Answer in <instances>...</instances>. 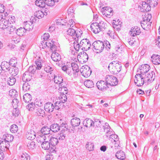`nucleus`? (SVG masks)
I'll list each match as a JSON object with an SVG mask.
<instances>
[{"label": "nucleus", "mask_w": 160, "mask_h": 160, "mask_svg": "<svg viewBox=\"0 0 160 160\" xmlns=\"http://www.w3.org/2000/svg\"><path fill=\"white\" fill-rule=\"evenodd\" d=\"M94 49L93 50L97 53H99L102 52L104 47L107 50H109L111 48V45L109 42L107 41H104L103 42L98 40L94 42L92 44Z\"/></svg>", "instance_id": "f257e3e1"}, {"label": "nucleus", "mask_w": 160, "mask_h": 160, "mask_svg": "<svg viewBox=\"0 0 160 160\" xmlns=\"http://www.w3.org/2000/svg\"><path fill=\"white\" fill-rule=\"evenodd\" d=\"M106 24L104 22L97 20L96 22H93L92 23L90 27L93 32L97 34L104 30L106 28Z\"/></svg>", "instance_id": "f03ea898"}, {"label": "nucleus", "mask_w": 160, "mask_h": 160, "mask_svg": "<svg viewBox=\"0 0 160 160\" xmlns=\"http://www.w3.org/2000/svg\"><path fill=\"white\" fill-rule=\"evenodd\" d=\"M121 62L117 61H113L109 64L108 68L109 71L113 74H116L121 69Z\"/></svg>", "instance_id": "7ed1b4c3"}, {"label": "nucleus", "mask_w": 160, "mask_h": 160, "mask_svg": "<svg viewBox=\"0 0 160 160\" xmlns=\"http://www.w3.org/2000/svg\"><path fill=\"white\" fill-rule=\"evenodd\" d=\"M152 18L151 14H145V17L143 18V20L141 21L140 24L142 28L146 30H148L151 27V22L150 21Z\"/></svg>", "instance_id": "20e7f679"}, {"label": "nucleus", "mask_w": 160, "mask_h": 160, "mask_svg": "<svg viewBox=\"0 0 160 160\" xmlns=\"http://www.w3.org/2000/svg\"><path fill=\"white\" fill-rule=\"evenodd\" d=\"M42 60L40 58L37 60L35 62V64L36 66H30L27 72H29L32 74L33 73L36 71V70H40L42 67Z\"/></svg>", "instance_id": "39448f33"}, {"label": "nucleus", "mask_w": 160, "mask_h": 160, "mask_svg": "<svg viewBox=\"0 0 160 160\" xmlns=\"http://www.w3.org/2000/svg\"><path fill=\"white\" fill-rule=\"evenodd\" d=\"M145 76L144 74H137L135 76V79H134V82L135 84L138 86H141L145 83L144 78Z\"/></svg>", "instance_id": "423d86ee"}, {"label": "nucleus", "mask_w": 160, "mask_h": 160, "mask_svg": "<svg viewBox=\"0 0 160 160\" xmlns=\"http://www.w3.org/2000/svg\"><path fill=\"white\" fill-rule=\"evenodd\" d=\"M80 43V46L82 50L84 51H87L90 48L91 43L88 39H83L81 40Z\"/></svg>", "instance_id": "0eeeda50"}, {"label": "nucleus", "mask_w": 160, "mask_h": 160, "mask_svg": "<svg viewBox=\"0 0 160 160\" xmlns=\"http://www.w3.org/2000/svg\"><path fill=\"white\" fill-rule=\"evenodd\" d=\"M105 79L107 84L111 86H116L118 83L117 78L113 75H107Z\"/></svg>", "instance_id": "6e6552de"}, {"label": "nucleus", "mask_w": 160, "mask_h": 160, "mask_svg": "<svg viewBox=\"0 0 160 160\" xmlns=\"http://www.w3.org/2000/svg\"><path fill=\"white\" fill-rule=\"evenodd\" d=\"M82 75L85 77L87 78L89 76L91 73V70L88 66H83L80 69Z\"/></svg>", "instance_id": "1a4fd4ad"}, {"label": "nucleus", "mask_w": 160, "mask_h": 160, "mask_svg": "<svg viewBox=\"0 0 160 160\" xmlns=\"http://www.w3.org/2000/svg\"><path fill=\"white\" fill-rule=\"evenodd\" d=\"M95 124L97 127L100 126V124H101V121H99L98 122L97 121L95 123L92 121L91 119L87 118L84 120L83 121V125L86 127L90 128Z\"/></svg>", "instance_id": "9d476101"}, {"label": "nucleus", "mask_w": 160, "mask_h": 160, "mask_svg": "<svg viewBox=\"0 0 160 160\" xmlns=\"http://www.w3.org/2000/svg\"><path fill=\"white\" fill-rule=\"evenodd\" d=\"M145 76H144V78L145 83H151L154 80L155 77V73L152 71L150 73L147 74H144Z\"/></svg>", "instance_id": "9b49d317"}, {"label": "nucleus", "mask_w": 160, "mask_h": 160, "mask_svg": "<svg viewBox=\"0 0 160 160\" xmlns=\"http://www.w3.org/2000/svg\"><path fill=\"white\" fill-rule=\"evenodd\" d=\"M13 59H12L10 60V62H8L6 61H3L1 63V65L2 66V69L3 71H6L8 70L9 69V67H10V65H11L12 66H16V63H17V61L16 60H14L15 61V62L14 63H12V60H14Z\"/></svg>", "instance_id": "f8f14e48"}, {"label": "nucleus", "mask_w": 160, "mask_h": 160, "mask_svg": "<svg viewBox=\"0 0 160 160\" xmlns=\"http://www.w3.org/2000/svg\"><path fill=\"white\" fill-rule=\"evenodd\" d=\"M48 141L47 140L42 143L41 144L42 147L44 150H48L50 149V151L51 152L56 153L57 151L50 146V142Z\"/></svg>", "instance_id": "ddd939ff"}, {"label": "nucleus", "mask_w": 160, "mask_h": 160, "mask_svg": "<svg viewBox=\"0 0 160 160\" xmlns=\"http://www.w3.org/2000/svg\"><path fill=\"white\" fill-rule=\"evenodd\" d=\"M102 14L108 18H110L113 15V11L112 9L108 7H105L103 8Z\"/></svg>", "instance_id": "4468645a"}, {"label": "nucleus", "mask_w": 160, "mask_h": 160, "mask_svg": "<svg viewBox=\"0 0 160 160\" xmlns=\"http://www.w3.org/2000/svg\"><path fill=\"white\" fill-rule=\"evenodd\" d=\"M141 33V31L139 28L137 26L132 27L129 32V34L132 37L139 35Z\"/></svg>", "instance_id": "2eb2a0df"}, {"label": "nucleus", "mask_w": 160, "mask_h": 160, "mask_svg": "<svg viewBox=\"0 0 160 160\" xmlns=\"http://www.w3.org/2000/svg\"><path fill=\"white\" fill-rule=\"evenodd\" d=\"M150 67L148 64H142L139 68L140 73L142 74H145L150 70Z\"/></svg>", "instance_id": "dca6fc26"}, {"label": "nucleus", "mask_w": 160, "mask_h": 160, "mask_svg": "<svg viewBox=\"0 0 160 160\" xmlns=\"http://www.w3.org/2000/svg\"><path fill=\"white\" fill-rule=\"evenodd\" d=\"M96 85L98 88L104 91L108 88V84L106 82H105L103 81L98 82Z\"/></svg>", "instance_id": "f3484780"}, {"label": "nucleus", "mask_w": 160, "mask_h": 160, "mask_svg": "<svg viewBox=\"0 0 160 160\" xmlns=\"http://www.w3.org/2000/svg\"><path fill=\"white\" fill-rule=\"evenodd\" d=\"M141 5L142 6H140V10L141 12H148L150 10L151 6L150 5L145 2H142Z\"/></svg>", "instance_id": "a211bd4d"}, {"label": "nucleus", "mask_w": 160, "mask_h": 160, "mask_svg": "<svg viewBox=\"0 0 160 160\" xmlns=\"http://www.w3.org/2000/svg\"><path fill=\"white\" fill-rule=\"evenodd\" d=\"M23 26L26 31H28L32 30L33 27L32 22L30 21L24 22L23 23Z\"/></svg>", "instance_id": "6ab92c4d"}, {"label": "nucleus", "mask_w": 160, "mask_h": 160, "mask_svg": "<svg viewBox=\"0 0 160 160\" xmlns=\"http://www.w3.org/2000/svg\"><path fill=\"white\" fill-rule=\"evenodd\" d=\"M49 136L43 134L40 135L37 138V141L40 143H42L45 140H49Z\"/></svg>", "instance_id": "aec40b11"}, {"label": "nucleus", "mask_w": 160, "mask_h": 160, "mask_svg": "<svg viewBox=\"0 0 160 160\" xmlns=\"http://www.w3.org/2000/svg\"><path fill=\"white\" fill-rule=\"evenodd\" d=\"M54 107V106L51 102L46 103L44 106V110L49 112H52L53 111Z\"/></svg>", "instance_id": "412c9836"}, {"label": "nucleus", "mask_w": 160, "mask_h": 160, "mask_svg": "<svg viewBox=\"0 0 160 160\" xmlns=\"http://www.w3.org/2000/svg\"><path fill=\"white\" fill-rule=\"evenodd\" d=\"M26 137L28 140H33L36 137L35 133L33 130H29L26 133Z\"/></svg>", "instance_id": "4be33fe9"}, {"label": "nucleus", "mask_w": 160, "mask_h": 160, "mask_svg": "<svg viewBox=\"0 0 160 160\" xmlns=\"http://www.w3.org/2000/svg\"><path fill=\"white\" fill-rule=\"evenodd\" d=\"M45 41L44 42H43V43L44 44V47H45V45L46 47H50L51 50L54 52H55L56 50V46L55 45L54 43H53V42L52 41H51V42H50L49 41Z\"/></svg>", "instance_id": "5701e85b"}, {"label": "nucleus", "mask_w": 160, "mask_h": 160, "mask_svg": "<svg viewBox=\"0 0 160 160\" xmlns=\"http://www.w3.org/2000/svg\"><path fill=\"white\" fill-rule=\"evenodd\" d=\"M152 61L155 65L160 64V56L158 55H153L151 57Z\"/></svg>", "instance_id": "b1692460"}, {"label": "nucleus", "mask_w": 160, "mask_h": 160, "mask_svg": "<svg viewBox=\"0 0 160 160\" xmlns=\"http://www.w3.org/2000/svg\"><path fill=\"white\" fill-rule=\"evenodd\" d=\"M78 58H81L83 60V62L87 61L88 57L87 54L84 51H82L79 53L77 56Z\"/></svg>", "instance_id": "393cba45"}, {"label": "nucleus", "mask_w": 160, "mask_h": 160, "mask_svg": "<svg viewBox=\"0 0 160 160\" xmlns=\"http://www.w3.org/2000/svg\"><path fill=\"white\" fill-rule=\"evenodd\" d=\"M32 77V74L29 72L26 71L23 74L22 79L23 81H30Z\"/></svg>", "instance_id": "a878e982"}, {"label": "nucleus", "mask_w": 160, "mask_h": 160, "mask_svg": "<svg viewBox=\"0 0 160 160\" xmlns=\"http://www.w3.org/2000/svg\"><path fill=\"white\" fill-rule=\"evenodd\" d=\"M9 23L8 20L5 19H1L0 20V28L2 29L7 28L8 26Z\"/></svg>", "instance_id": "bb28decb"}, {"label": "nucleus", "mask_w": 160, "mask_h": 160, "mask_svg": "<svg viewBox=\"0 0 160 160\" xmlns=\"http://www.w3.org/2000/svg\"><path fill=\"white\" fill-rule=\"evenodd\" d=\"M50 130V128H49L48 126H44L41 129L40 131L42 134L47 135L49 137L50 136L49 134Z\"/></svg>", "instance_id": "cd10ccee"}, {"label": "nucleus", "mask_w": 160, "mask_h": 160, "mask_svg": "<svg viewBox=\"0 0 160 160\" xmlns=\"http://www.w3.org/2000/svg\"><path fill=\"white\" fill-rule=\"evenodd\" d=\"M16 66H13V67H11L8 69V71L11 74L14 76L16 75L18 72V68L15 67Z\"/></svg>", "instance_id": "c85d7f7f"}, {"label": "nucleus", "mask_w": 160, "mask_h": 160, "mask_svg": "<svg viewBox=\"0 0 160 160\" xmlns=\"http://www.w3.org/2000/svg\"><path fill=\"white\" fill-rule=\"evenodd\" d=\"M52 60L55 62L59 61L61 59V56L60 54L56 52H53L51 56Z\"/></svg>", "instance_id": "c756f323"}, {"label": "nucleus", "mask_w": 160, "mask_h": 160, "mask_svg": "<svg viewBox=\"0 0 160 160\" xmlns=\"http://www.w3.org/2000/svg\"><path fill=\"white\" fill-rule=\"evenodd\" d=\"M80 123V119L77 118H73L71 121V124L73 127H77L79 126Z\"/></svg>", "instance_id": "7c9ffc66"}, {"label": "nucleus", "mask_w": 160, "mask_h": 160, "mask_svg": "<svg viewBox=\"0 0 160 160\" xmlns=\"http://www.w3.org/2000/svg\"><path fill=\"white\" fill-rule=\"evenodd\" d=\"M116 157L118 159L124 160L126 158L124 152L122 151H119L117 152Z\"/></svg>", "instance_id": "2f4dec72"}, {"label": "nucleus", "mask_w": 160, "mask_h": 160, "mask_svg": "<svg viewBox=\"0 0 160 160\" xmlns=\"http://www.w3.org/2000/svg\"><path fill=\"white\" fill-rule=\"evenodd\" d=\"M50 144L51 145V146H52L53 148L55 149L56 148H55V146L57 144L58 142V140L57 138H55L54 137H52L51 138H49V140Z\"/></svg>", "instance_id": "473e14b6"}, {"label": "nucleus", "mask_w": 160, "mask_h": 160, "mask_svg": "<svg viewBox=\"0 0 160 160\" xmlns=\"http://www.w3.org/2000/svg\"><path fill=\"white\" fill-rule=\"evenodd\" d=\"M50 128L52 132H56L60 130V126L58 124H53L50 126Z\"/></svg>", "instance_id": "72a5a7b5"}, {"label": "nucleus", "mask_w": 160, "mask_h": 160, "mask_svg": "<svg viewBox=\"0 0 160 160\" xmlns=\"http://www.w3.org/2000/svg\"><path fill=\"white\" fill-rule=\"evenodd\" d=\"M34 112H35V114L36 115L39 116L43 117L45 115L44 110L43 109H41L39 108H37L34 111Z\"/></svg>", "instance_id": "f704fd0d"}, {"label": "nucleus", "mask_w": 160, "mask_h": 160, "mask_svg": "<svg viewBox=\"0 0 160 160\" xmlns=\"http://www.w3.org/2000/svg\"><path fill=\"white\" fill-rule=\"evenodd\" d=\"M16 31L17 34L19 36H23L26 31L23 27H20L16 30Z\"/></svg>", "instance_id": "c9c22d12"}, {"label": "nucleus", "mask_w": 160, "mask_h": 160, "mask_svg": "<svg viewBox=\"0 0 160 160\" xmlns=\"http://www.w3.org/2000/svg\"><path fill=\"white\" fill-rule=\"evenodd\" d=\"M44 14H45L42 11L40 10L34 13V17H33V18H35V20H36V18L41 19L43 18L44 17Z\"/></svg>", "instance_id": "e433bc0d"}, {"label": "nucleus", "mask_w": 160, "mask_h": 160, "mask_svg": "<svg viewBox=\"0 0 160 160\" xmlns=\"http://www.w3.org/2000/svg\"><path fill=\"white\" fill-rule=\"evenodd\" d=\"M13 138V136L12 135L9 134H6L3 136L2 139L7 141L11 142L12 141Z\"/></svg>", "instance_id": "4c0bfd02"}, {"label": "nucleus", "mask_w": 160, "mask_h": 160, "mask_svg": "<svg viewBox=\"0 0 160 160\" xmlns=\"http://www.w3.org/2000/svg\"><path fill=\"white\" fill-rule=\"evenodd\" d=\"M75 32L76 31L72 28H69L67 31V34L70 36H72L74 39H76L75 36Z\"/></svg>", "instance_id": "58836bf2"}, {"label": "nucleus", "mask_w": 160, "mask_h": 160, "mask_svg": "<svg viewBox=\"0 0 160 160\" xmlns=\"http://www.w3.org/2000/svg\"><path fill=\"white\" fill-rule=\"evenodd\" d=\"M54 82L60 85L62 83L63 78L61 75L55 76L54 78Z\"/></svg>", "instance_id": "ea45409f"}, {"label": "nucleus", "mask_w": 160, "mask_h": 160, "mask_svg": "<svg viewBox=\"0 0 160 160\" xmlns=\"http://www.w3.org/2000/svg\"><path fill=\"white\" fill-rule=\"evenodd\" d=\"M7 83L10 86H12L14 84L16 79L14 76H11L7 80Z\"/></svg>", "instance_id": "a19ab883"}, {"label": "nucleus", "mask_w": 160, "mask_h": 160, "mask_svg": "<svg viewBox=\"0 0 160 160\" xmlns=\"http://www.w3.org/2000/svg\"><path fill=\"white\" fill-rule=\"evenodd\" d=\"M23 98L24 101L26 103L29 102L32 99L31 95L28 93L25 94L23 95Z\"/></svg>", "instance_id": "79ce46f5"}, {"label": "nucleus", "mask_w": 160, "mask_h": 160, "mask_svg": "<svg viewBox=\"0 0 160 160\" xmlns=\"http://www.w3.org/2000/svg\"><path fill=\"white\" fill-rule=\"evenodd\" d=\"M119 20L118 21H115V22H113V27L114 28H116L118 30H120L121 27V25L122 24V22L120 21L118 22Z\"/></svg>", "instance_id": "37998d69"}, {"label": "nucleus", "mask_w": 160, "mask_h": 160, "mask_svg": "<svg viewBox=\"0 0 160 160\" xmlns=\"http://www.w3.org/2000/svg\"><path fill=\"white\" fill-rule=\"evenodd\" d=\"M9 94L13 98H16L18 96V92L15 89H11L9 91Z\"/></svg>", "instance_id": "c03bdc74"}, {"label": "nucleus", "mask_w": 160, "mask_h": 160, "mask_svg": "<svg viewBox=\"0 0 160 160\" xmlns=\"http://www.w3.org/2000/svg\"><path fill=\"white\" fill-rule=\"evenodd\" d=\"M66 132H65L61 131L59 133L57 136L58 139L59 141H62L64 140L66 137Z\"/></svg>", "instance_id": "a18cd8bd"}, {"label": "nucleus", "mask_w": 160, "mask_h": 160, "mask_svg": "<svg viewBox=\"0 0 160 160\" xmlns=\"http://www.w3.org/2000/svg\"><path fill=\"white\" fill-rule=\"evenodd\" d=\"M84 85L88 88H91L93 86V82L90 80H87L84 82Z\"/></svg>", "instance_id": "49530a36"}, {"label": "nucleus", "mask_w": 160, "mask_h": 160, "mask_svg": "<svg viewBox=\"0 0 160 160\" xmlns=\"http://www.w3.org/2000/svg\"><path fill=\"white\" fill-rule=\"evenodd\" d=\"M35 4L39 7L43 8L45 7V4L43 0H37L35 2Z\"/></svg>", "instance_id": "de8ad7c7"}, {"label": "nucleus", "mask_w": 160, "mask_h": 160, "mask_svg": "<svg viewBox=\"0 0 160 160\" xmlns=\"http://www.w3.org/2000/svg\"><path fill=\"white\" fill-rule=\"evenodd\" d=\"M60 128L62 129L61 131L66 132L68 129V124L65 122H62L60 126Z\"/></svg>", "instance_id": "09e8293b"}, {"label": "nucleus", "mask_w": 160, "mask_h": 160, "mask_svg": "<svg viewBox=\"0 0 160 160\" xmlns=\"http://www.w3.org/2000/svg\"><path fill=\"white\" fill-rule=\"evenodd\" d=\"M21 160H30V156L26 152L23 153L21 155Z\"/></svg>", "instance_id": "8fccbe9b"}, {"label": "nucleus", "mask_w": 160, "mask_h": 160, "mask_svg": "<svg viewBox=\"0 0 160 160\" xmlns=\"http://www.w3.org/2000/svg\"><path fill=\"white\" fill-rule=\"evenodd\" d=\"M37 107H35V105L34 103L32 102L29 104H28L27 106V108L28 109L29 111H32L34 110V111L37 108Z\"/></svg>", "instance_id": "3c124183"}, {"label": "nucleus", "mask_w": 160, "mask_h": 160, "mask_svg": "<svg viewBox=\"0 0 160 160\" xmlns=\"http://www.w3.org/2000/svg\"><path fill=\"white\" fill-rule=\"evenodd\" d=\"M71 67L73 72L75 71L76 72H79L78 66L76 62H73L71 63Z\"/></svg>", "instance_id": "603ef678"}, {"label": "nucleus", "mask_w": 160, "mask_h": 160, "mask_svg": "<svg viewBox=\"0 0 160 160\" xmlns=\"http://www.w3.org/2000/svg\"><path fill=\"white\" fill-rule=\"evenodd\" d=\"M45 4V6L47 5L48 6L52 7L54 5V0H43Z\"/></svg>", "instance_id": "864d4df0"}, {"label": "nucleus", "mask_w": 160, "mask_h": 160, "mask_svg": "<svg viewBox=\"0 0 160 160\" xmlns=\"http://www.w3.org/2000/svg\"><path fill=\"white\" fill-rule=\"evenodd\" d=\"M94 144L91 142H88L86 145V148L89 151L93 150L94 149Z\"/></svg>", "instance_id": "5fc2aeb1"}, {"label": "nucleus", "mask_w": 160, "mask_h": 160, "mask_svg": "<svg viewBox=\"0 0 160 160\" xmlns=\"http://www.w3.org/2000/svg\"><path fill=\"white\" fill-rule=\"evenodd\" d=\"M18 130V127L16 124H13L11 126L10 130L13 133H16Z\"/></svg>", "instance_id": "6e6d98bb"}, {"label": "nucleus", "mask_w": 160, "mask_h": 160, "mask_svg": "<svg viewBox=\"0 0 160 160\" xmlns=\"http://www.w3.org/2000/svg\"><path fill=\"white\" fill-rule=\"evenodd\" d=\"M62 85V84L59 85V90H60L62 91L63 92L62 93H63V94H66L68 93V89L67 88L64 87Z\"/></svg>", "instance_id": "4d7b16f0"}, {"label": "nucleus", "mask_w": 160, "mask_h": 160, "mask_svg": "<svg viewBox=\"0 0 160 160\" xmlns=\"http://www.w3.org/2000/svg\"><path fill=\"white\" fill-rule=\"evenodd\" d=\"M35 142L31 141L28 143L27 146L29 149L32 150L35 148Z\"/></svg>", "instance_id": "13d9d810"}, {"label": "nucleus", "mask_w": 160, "mask_h": 160, "mask_svg": "<svg viewBox=\"0 0 160 160\" xmlns=\"http://www.w3.org/2000/svg\"><path fill=\"white\" fill-rule=\"evenodd\" d=\"M65 20L61 18H59L56 21V23L58 25H62V26L66 25V24H65Z\"/></svg>", "instance_id": "bf43d9fd"}, {"label": "nucleus", "mask_w": 160, "mask_h": 160, "mask_svg": "<svg viewBox=\"0 0 160 160\" xmlns=\"http://www.w3.org/2000/svg\"><path fill=\"white\" fill-rule=\"evenodd\" d=\"M59 98H60V102L62 103H65L67 100L66 96L65 94L61 95Z\"/></svg>", "instance_id": "052dcab7"}, {"label": "nucleus", "mask_w": 160, "mask_h": 160, "mask_svg": "<svg viewBox=\"0 0 160 160\" xmlns=\"http://www.w3.org/2000/svg\"><path fill=\"white\" fill-rule=\"evenodd\" d=\"M80 43H79L77 42H75L74 41L73 42V48H75L76 51H78L79 49L81 48V46H80Z\"/></svg>", "instance_id": "680f3d73"}, {"label": "nucleus", "mask_w": 160, "mask_h": 160, "mask_svg": "<svg viewBox=\"0 0 160 160\" xmlns=\"http://www.w3.org/2000/svg\"><path fill=\"white\" fill-rule=\"evenodd\" d=\"M158 0H148L147 2L150 3V4L153 7H154L157 5L158 4Z\"/></svg>", "instance_id": "e2e57ef3"}, {"label": "nucleus", "mask_w": 160, "mask_h": 160, "mask_svg": "<svg viewBox=\"0 0 160 160\" xmlns=\"http://www.w3.org/2000/svg\"><path fill=\"white\" fill-rule=\"evenodd\" d=\"M65 24H66V26L68 27H73L75 24V22L72 19L70 20L68 22H65Z\"/></svg>", "instance_id": "0e129e2a"}, {"label": "nucleus", "mask_w": 160, "mask_h": 160, "mask_svg": "<svg viewBox=\"0 0 160 160\" xmlns=\"http://www.w3.org/2000/svg\"><path fill=\"white\" fill-rule=\"evenodd\" d=\"M30 86L28 82H25L23 84L22 88L23 90L25 91L28 90L30 89Z\"/></svg>", "instance_id": "69168bd1"}, {"label": "nucleus", "mask_w": 160, "mask_h": 160, "mask_svg": "<svg viewBox=\"0 0 160 160\" xmlns=\"http://www.w3.org/2000/svg\"><path fill=\"white\" fill-rule=\"evenodd\" d=\"M8 29L9 30V33L13 32L16 29L15 27L11 24H10L8 27Z\"/></svg>", "instance_id": "338daca9"}, {"label": "nucleus", "mask_w": 160, "mask_h": 160, "mask_svg": "<svg viewBox=\"0 0 160 160\" xmlns=\"http://www.w3.org/2000/svg\"><path fill=\"white\" fill-rule=\"evenodd\" d=\"M19 114V112L18 109L17 108L14 109L12 111V115L15 117L18 116Z\"/></svg>", "instance_id": "774afa93"}]
</instances>
